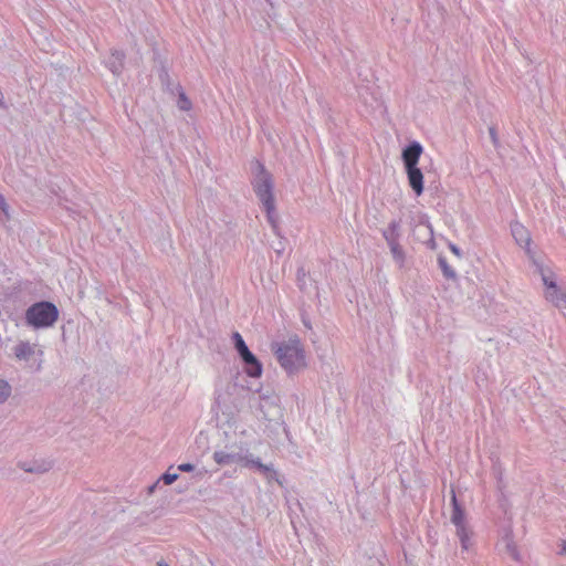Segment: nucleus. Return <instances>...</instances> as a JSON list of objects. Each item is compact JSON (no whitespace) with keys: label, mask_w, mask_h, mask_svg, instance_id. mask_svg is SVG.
<instances>
[{"label":"nucleus","mask_w":566,"mask_h":566,"mask_svg":"<svg viewBox=\"0 0 566 566\" xmlns=\"http://www.w3.org/2000/svg\"><path fill=\"white\" fill-rule=\"evenodd\" d=\"M255 177L253 179V189L262 201L263 207L266 211L270 223L275 228L276 221L274 218L275 203L272 193L273 180L272 176L265 170L264 166L256 161L254 166Z\"/></svg>","instance_id":"nucleus-1"},{"label":"nucleus","mask_w":566,"mask_h":566,"mask_svg":"<svg viewBox=\"0 0 566 566\" xmlns=\"http://www.w3.org/2000/svg\"><path fill=\"white\" fill-rule=\"evenodd\" d=\"M422 151V146L417 142L410 144L402 151V161L406 168L408 182L417 196H420L423 192V174L418 168Z\"/></svg>","instance_id":"nucleus-2"},{"label":"nucleus","mask_w":566,"mask_h":566,"mask_svg":"<svg viewBox=\"0 0 566 566\" xmlns=\"http://www.w3.org/2000/svg\"><path fill=\"white\" fill-rule=\"evenodd\" d=\"M57 319V307L48 301L36 302L25 311L27 324L35 329L52 327Z\"/></svg>","instance_id":"nucleus-3"},{"label":"nucleus","mask_w":566,"mask_h":566,"mask_svg":"<svg viewBox=\"0 0 566 566\" xmlns=\"http://www.w3.org/2000/svg\"><path fill=\"white\" fill-rule=\"evenodd\" d=\"M452 514L451 522L457 528V535L460 538L461 545L464 549L469 548L471 531L465 524V511L462 505L458 502L454 491L451 496Z\"/></svg>","instance_id":"nucleus-4"},{"label":"nucleus","mask_w":566,"mask_h":566,"mask_svg":"<svg viewBox=\"0 0 566 566\" xmlns=\"http://www.w3.org/2000/svg\"><path fill=\"white\" fill-rule=\"evenodd\" d=\"M252 457V453L249 452L248 448L242 446L237 447L232 446L230 451H216L213 453V460L219 465H229L233 463H239L244 467V463L248 461V458Z\"/></svg>","instance_id":"nucleus-5"},{"label":"nucleus","mask_w":566,"mask_h":566,"mask_svg":"<svg viewBox=\"0 0 566 566\" xmlns=\"http://www.w3.org/2000/svg\"><path fill=\"white\" fill-rule=\"evenodd\" d=\"M238 390L235 384L228 385L223 392H219L216 397L214 406L217 410L221 411L228 419L232 418L238 411L239 406L235 399H231Z\"/></svg>","instance_id":"nucleus-6"},{"label":"nucleus","mask_w":566,"mask_h":566,"mask_svg":"<svg viewBox=\"0 0 566 566\" xmlns=\"http://www.w3.org/2000/svg\"><path fill=\"white\" fill-rule=\"evenodd\" d=\"M398 230L399 224L397 222H391L388 226V229L385 231L384 237L389 244L392 258L400 264V266H402L405 262V252L401 245L398 243Z\"/></svg>","instance_id":"nucleus-7"},{"label":"nucleus","mask_w":566,"mask_h":566,"mask_svg":"<svg viewBox=\"0 0 566 566\" xmlns=\"http://www.w3.org/2000/svg\"><path fill=\"white\" fill-rule=\"evenodd\" d=\"M545 285V298L554 304L556 307L566 308V290L557 286L553 279L543 276Z\"/></svg>","instance_id":"nucleus-8"},{"label":"nucleus","mask_w":566,"mask_h":566,"mask_svg":"<svg viewBox=\"0 0 566 566\" xmlns=\"http://www.w3.org/2000/svg\"><path fill=\"white\" fill-rule=\"evenodd\" d=\"M260 411L263 413V418L268 421H275L276 424H282L280 422L282 418V412L279 405L274 401H271L268 396H260Z\"/></svg>","instance_id":"nucleus-9"},{"label":"nucleus","mask_w":566,"mask_h":566,"mask_svg":"<svg viewBox=\"0 0 566 566\" xmlns=\"http://www.w3.org/2000/svg\"><path fill=\"white\" fill-rule=\"evenodd\" d=\"M281 367L292 376L306 367V356H276Z\"/></svg>","instance_id":"nucleus-10"},{"label":"nucleus","mask_w":566,"mask_h":566,"mask_svg":"<svg viewBox=\"0 0 566 566\" xmlns=\"http://www.w3.org/2000/svg\"><path fill=\"white\" fill-rule=\"evenodd\" d=\"M242 358L243 371L252 378L261 376L263 367L262 363L258 359V356H240Z\"/></svg>","instance_id":"nucleus-11"},{"label":"nucleus","mask_w":566,"mask_h":566,"mask_svg":"<svg viewBox=\"0 0 566 566\" xmlns=\"http://www.w3.org/2000/svg\"><path fill=\"white\" fill-rule=\"evenodd\" d=\"M244 467L247 468H255L261 473L265 475V478L271 480H277L276 471L273 469L272 465L263 464L259 458L254 459L253 455L248 458V461L244 463Z\"/></svg>","instance_id":"nucleus-12"},{"label":"nucleus","mask_w":566,"mask_h":566,"mask_svg":"<svg viewBox=\"0 0 566 566\" xmlns=\"http://www.w3.org/2000/svg\"><path fill=\"white\" fill-rule=\"evenodd\" d=\"M19 468L28 473H44L51 469V463L46 461L20 462Z\"/></svg>","instance_id":"nucleus-13"},{"label":"nucleus","mask_w":566,"mask_h":566,"mask_svg":"<svg viewBox=\"0 0 566 566\" xmlns=\"http://www.w3.org/2000/svg\"><path fill=\"white\" fill-rule=\"evenodd\" d=\"M513 235L520 244H527L530 242V235L527 230L522 224H514L512 227Z\"/></svg>","instance_id":"nucleus-14"},{"label":"nucleus","mask_w":566,"mask_h":566,"mask_svg":"<svg viewBox=\"0 0 566 566\" xmlns=\"http://www.w3.org/2000/svg\"><path fill=\"white\" fill-rule=\"evenodd\" d=\"M505 541H506V551L507 553L515 559V560H518L520 559V554L517 552V548L513 542V538H512V531H507L506 534H505Z\"/></svg>","instance_id":"nucleus-15"},{"label":"nucleus","mask_w":566,"mask_h":566,"mask_svg":"<svg viewBox=\"0 0 566 566\" xmlns=\"http://www.w3.org/2000/svg\"><path fill=\"white\" fill-rule=\"evenodd\" d=\"M12 394L11 385L6 380L0 378V405L4 403Z\"/></svg>","instance_id":"nucleus-16"},{"label":"nucleus","mask_w":566,"mask_h":566,"mask_svg":"<svg viewBox=\"0 0 566 566\" xmlns=\"http://www.w3.org/2000/svg\"><path fill=\"white\" fill-rule=\"evenodd\" d=\"M232 338L238 354H252L238 332L233 334Z\"/></svg>","instance_id":"nucleus-17"},{"label":"nucleus","mask_w":566,"mask_h":566,"mask_svg":"<svg viewBox=\"0 0 566 566\" xmlns=\"http://www.w3.org/2000/svg\"><path fill=\"white\" fill-rule=\"evenodd\" d=\"M174 467L170 465L169 469L160 476V481H163L166 485H170L174 482H176L179 478V474L177 472L171 473L170 470Z\"/></svg>","instance_id":"nucleus-18"},{"label":"nucleus","mask_w":566,"mask_h":566,"mask_svg":"<svg viewBox=\"0 0 566 566\" xmlns=\"http://www.w3.org/2000/svg\"><path fill=\"white\" fill-rule=\"evenodd\" d=\"M0 214L3 216V219H10V208L4 197L0 193Z\"/></svg>","instance_id":"nucleus-19"},{"label":"nucleus","mask_w":566,"mask_h":566,"mask_svg":"<svg viewBox=\"0 0 566 566\" xmlns=\"http://www.w3.org/2000/svg\"><path fill=\"white\" fill-rule=\"evenodd\" d=\"M178 105L180 109L188 111L191 107V102L186 97L185 94H180Z\"/></svg>","instance_id":"nucleus-20"},{"label":"nucleus","mask_w":566,"mask_h":566,"mask_svg":"<svg viewBox=\"0 0 566 566\" xmlns=\"http://www.w3.org/2000/svg\"><path fill=\"white\" fill-rule=\"evenodd\" d=\"M177 469L181 472H192L195 470V465L192 463H181Z\"/></svg>","instance_id":"nucleus-21"},{"label":"nucleus","mask_w":566,"mask_h":566,"mask_svg":"<svg viewBox=\"0 0 566 566\" xmlns=\"http://www.w3.org/2000/svg\"><path fill=\"white\" fill-rule=\"evenodd\" d=\"M496 478H497V488L499 490H502L504 488L503 485V479H502V470L500 468L494 469Z\"/></svg>","instance_id":"nucleus-22"},{"label":"nucleus","mask_w":566,"mask_h":566,"mask_svg":"<svg viewBox=\"0 0 566 566\" xmlns=\"http://www.w3.org/2000/svg\"><path fill=\"white\" fill-rule=\"evenodd\" d=\"M366 566H384L378 558L368 557L366 559Z\"/></svg>","instance_id":"nucleus-23"},{"label":"nucleus","mask_w":566,"mask_h":566,"mask_svg":"<svg viewBox=\"0 0 566 566\" xmlns=\"http://www.w3.org/2000/svg\"><path fill=\"white\" fill-rule=\"evenodd\" d=\"M292 343H293L292 349L295 352V354H297L301 350V348L298 346L300 342L297 339H293Z\"/></svg>","instance_id":"nucleus-24"},{"label":"nucleus","mask_w":566,"mask_h":566,"mask_svg":"<svg viewBox=\"0 0 566 566\" xmlns=\"http://www.w3.org/2000/svg\"><path fill=\"white\" fill-rule=\"evenodd\" d=\"M18 358H23L25 361H30V360H33L35 361V356H27V355H23V356H17Z\"/></svg>","instance_id":"nucleus-25"},{"label":"nucleus","mask_w":566,"mask_h":566,"mask_svg":"<svg viewBox=\"0 0 566 566\" xmlns=\"http://www.w3.org/2000/svg\"><path fill=\"white\" fill-rule=\"evenodd\" d=\"M560 546H562V548L558 552V554H560V555L565 554L566 555V541H562Z\"/></svg>","instance_id":"nucleus-26"},{"label":"nucleus","mask_w":566,"mask_h":566,"mask_svg":"<svg viewBox=\"0 0 566 566\" xmlns=\"http://www.w3.org/2000/svg\"><path fill=\"white\" fill-rule=\"evenodd\" d=\"M114 56H116V59L118 60L119 62V66H122V61H123V54L120 53H116V54H113Z\"/></svg>","instance_id":"nucleus-27"},{"label":"nucleus","mask_w":566,"mask_h":566,"mask_svg":"<svg viewBox=\"0 0 566 566\" xmlns=\"http://www.w3.org/2000/svg\"><path fill=\"white\" fill-rule=\"evenodd\" d=\"M157 484H158V482H156L155 484H153V485L148 486V492H149V493H153V492H154V490L156 489Z\"/></svg>","instance_id":"nucleus-28"},{"label":"nucleus","mask_w":566,"mask_h":566,"mask_svg":"<svg viewBox=\"0 0 566 566\" xmlns=\"http://www.w3.org/2000/svg\"><path fill=\"white\" fill-rule=\"evenodd\" d=\"M157 566H169L164 559L157 562Z\"/></svg>","instance_id":"nucleus-29"}]
</instances>
